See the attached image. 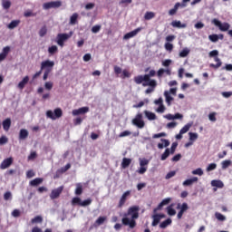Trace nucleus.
I'll return each instance as SVG.
<instances>
[{
  "label": "nucleus",
  "mask_w": 232,
  "mask_h": 232,
  "mask_svg": "<svg viewBox=\"0 0 232 232\" xmlns=\"http://www.w3.org/2000/svg\"><path fill=\"white\" fill-rule=\"evenodd\" d=\"M140 207L133 206L130 207L127 213L124 214V218H122V224L124 226H129L130 228L133 229L137 226L136 219L140 217Z\"/></svg>",
  "instance_id": "nucleus-1"
},
{
  "label": "nucleus",
  "mask_w": 232,
  "mask_h": 232,
  "mask_svg": "<svg viewBox=\"0 0 232 232\" xmlns=\"http://www.w3.org/2000/svg\"><path fill=\"white\" fill-rule=\"evenodd\" d=\"M157 74L154 69H151L149 74H140L139 76H135L134 82L137 84H142L144 87H157V80H152V77H155Z\"/></svg>",
  "instance_id": "nucleus-2"
},
{
  "label": "nucleus",
  "mask_w": 232,
  "mask_h": 232,
  "mask_svg": "<svg viewBox=\"0 0 232 232\" xmlns=\"http://www.w3.org/2000/svg\"><path fill=\"white\" fill-rule=\"evenodd\" d=\"M212 24L218 26V28H219V31L221 32H227L231 27L230 24H227V22L222 24V22H220V20H217V18H214L212 20Z\"/></svg>",
  "instance_id": "nucleus-3"
},
{
  "label": "nucleus",
  "mask_w": 232,
  "mask_h": 232,
  "mask_svg": "<svg viewBox=\"0 0 232 232\" xmlns=\"http://www.w3.org/2000/svg\"><path fill=\"white\" fill-rule=\"evenodd\" d=\"M72 35V33H70L69 34L67 33H60L57 34V44L59 46L63 47L64 42L69 40Z\"/></svg>",
  "instance_id": "nucleus-4"
},
{
  "label": "nucleus",
  "mask_w": 232,
  "mask_h": 232,
  "mask_svg": "<svg viewBox=\"0 0 232 232\" xmlns=\"http://www.w3.org/2000/svg\"><path fill=\"white\" fill-rule=\"evenodd\" d=\"M46 115L51 120L55 121L57 119H60L63 116V111L62 109H60V107H58L57 109L54 110V112H53L52 111H48L46 112Z\"/></svg>",
  "instance_id": "nucleus-5"
},
{
  "label": "nucleus",
  "mask_w": 232,
  "mask_h": 232,
  "mask_svg": "<svg viewBox=\"0 0 232 232\" xmlns=\"http://www.w3.org/2000/svg\"><path fill=\"white\" fill-rule=\"evenodd\" d=\"M63 5L62 1L61 0H56V1H51V2H46L44 4V9L45 10H49V9H52V8H59L61 7Z\"/></svg>",
  "instance_id": "nucleus-6"
},
{
  "label": "nucleus",
  "mask_w": 232,
  "mask_h": 232,
  "mask_svg": "<svg viewBox=\"0 0 232 232\" xmlns=\"http://www.w3.org/2000/svg\"><path fill=\"white\" fill-rule=\"evenodd\" d=\"M132 123L139 129H143L145 127V122L143 121V115L139 113L136 118L132 121Z\"/></svg>",
  "instance_id": "nucleus-7"
},
{
  "label": "nucleus",
  "mask_w": 232,
  "mask_h": 232,
  "mask_svg": "<svg viewBox=\"0 0 232 232\" xmlns=\"http://www.w3.org/2000/svg\"><path fill=\"white\" fill-rule=\"evenodd\" d=\"M143 27H138L137 29H134L133 31H130V33H127L124 34L123 39L124 40H129L133 37H135L140 32H141Z\"/></svg>",
  "instance_id": "nucleus-8"
},
{
  "label": "nucleus",
  "mask_w": 232,
  "mask_h": 232,
  "mask_svg": "<svg viewBox=\"0 0 232 232\" xmlns=\"http://www.w3.org/2000/svg\"><path fill=\"white\" fill-rule=\"evenodd\" d=\"M54 66V62H51V60H45L44 62H42L41 64V70H51L53 71V68Z\"/></svg>",
  "instance_id": "nucleus-9"
},
{
  "label": "nucleus",
  "mask_w": 232,
  "mask_h": 232,
  "mask_svg": "<svg viewBox=\"0 0 232 232\" xmlns=\"http://www.w3.org/2000/svg\"><path fill=\"white\" fill-rule=\"evenodd\" d=\"M14 163V159L13 158H8L5 159L0 165L1 169H8L12 164Z\"/></svg>",
  "instance_id": "nucleus-10"
},
{
  "label": "nucleus",
  "mask_w": 232,
  "mask_h": 232,
  "mask_svg": "<svg viewBox=\"0 0 232 232\" xmlns=\"http://www.w3.org/2000/svg\"><path fill=\"white\" fill-rule=\"evenodd\" d=\"M63 190V186L60 187V188H56V189H53V190L52 191L51 195H50V198H51L52 199H56V198H58L60 197V195L62 194Z\"/></svg>",
  "instance_id": "nucleus-11"
},
{
  "label": "nucleus",
  "mask_w": 232,
  "mask_h": 232,
  "mask_svg": "<svg viewBox=\"0 0 232 232\" xmlns=\"http://www.w3.org/2000/svg\"><path fill=\"white\" fill-rule=\"evenodd\" d=\"M130 193H131V191L128 190L122 195V197L119 202L118 208H121L125 205V203L128 199V197L130 196Z\"/></svg>",
  "instance_id": "nucleus-12"
},
{
  "label": "nucleus",
  "mask_w": 232,
  "mask_h": 232,
  "mask_svg": "<svg viewBox=\"0 0 232 232\" xmlns=\"http://www.w3.org/2000/svg\"><path fill=\"white\" fill-rule=\"evenodd\" d=\"M166 216L164 214H156L152 217L153 222L152 227H157L160 222L161 218H164Z\"/></svg>",
  "instance_id": "nucleus-13"
},
{
  "label": "nucleus",
  "mask_w": 232,
  "mask_h": 232,
  "mask_svg": "<svg viewBox=\"0 0 232 232\" xmlns=\"http://www.w3.org/2000/svg\"><path fill=\"white\" fill-rule=\"evenodd\" d=\"M89 111H90L89 107H81L79 110L72 111V115L78 116L81 114H85V113L89 112Z\"/></svg>",
  "instance_id": "nucleus-14"
},
{
  "label": "nucleus",
  "mask_w": 232,
  "mask_h": 232,
  "mask_svg": "<svg viewBox=\"0 0 232 232\" xmlns=\"http://www.w3.org/2000/svg\"><path fill=\"white\" fill-rule=\"evenodd\" d=\"M9 52H10L9 45H7L6 47H4L2 53H0V63L5 61V59L7 57Z\"/></svg>",
  "instance_id": "nucleus-15"
},
{
  "label": "nucleus",
  "mask_w": 232,
  "mask_h": 232,
  "mask_svg": "<svg viewBox=\"0 0 232 232\" xmlns=\"http://www.w3.org/2000/svg\"><path fill=\"white\" fill-rule=\"evenodd\" d=\"M198 181V178L194 177L192 179H188L183 181V186L184 187H189V186H192L194 183H196Z\"/></svg>",
  "instance_id": "nucleus-16"
},
{
  "label": "nucleus",
  "mask_w": 232,
  "mask_h": 232,
  "mask_svg": "<svg viewBox=\"0 0 232 232\" xmlns=\"http://www.w3.org/2000/svg\"><path fill=\"white\" fill-rule=\"evenodd\" d=\"M214 62L218 63H210V68H214L217 70L222 66V62L220 58H218V56H216V58H214Z\"/></svg>",
  "instance_id": "nucleus-17"
},
{
  "label": "nucleus",
  "mask_w": 232,
  "mask_h": 232,
  "mask_svg": "<svg viewBox=\"0 0 232 232\" xmlns=\"http://www.w3.org/2000/svg\"><path fill=\"white\" fill-rule=\"evenodd\" d=\"M181 6V4L179 2H177L176 5H174V8H171L169 10V15H175L179 10V8Z\"/></svg>",
  "instance_id": "nucleus-18"
},
{
  "label": "nucleus",
  "mask_w": 232,
  "mask_h": 232,
  "mask_svg": "<svg viewBox=\"0 0 232 232\" xmlns=\"http://www.w3.org/2000/svg\"><path fill=\"white\" fill-rule=\"evenodd\" d=\"M29 82V76H24L22 82L18 83V89L24 90L25 85Z\"/></svg>",
  "instance_id": "nucleus-19"
},
{
  "label": "nucleus",
  "mask_w": 232,
  "mask_h": 232,
  "mask_svg": "<svg viewBox=\"0 0 232 232\" xmlns=\"http://www.w3.org/2000/svg\"><path fill=\"white\" fill-rule=\"evenodd\" d=\"M43 182H44V179L37 178V179H34V180L30 181V186L37 187V186L41 185Z\"/></svg>",
  "instance_id": "nucleus-20"
},
{
  "label": "nucleus",
  "mask_w": 232,
  "mask_h": 232,
  "mask_svg": "<svg viewBox=\"0 0 232 232\" xmlns=\"http://www.w3.org/2000/svg\"><path fill=\"white\" fill-rule=\"evenodd\" d=\"M161 142H163V143H159L158 144V148L160 150H163L164 148H168L170 145V142L168 140L161 139Z\"/></svg>",
  "instance_id": "nucleus-21"
},
{
  "label": "nucleus",
  "mask_w": 232,
  "mask_h": 232,
  "mask_svg": "<svg viewBox=\"0 0 232 232\" xmlns=\"http://www.w3.org/2000/svg\"><path fill=\"white\" fill-rule=\"evenodd\" d=\"M170 24L174 28H186L187 27L186 24H181L180 21H177V20H174V22H172V24Z\"/></svg>",
  "instance_id": "nucleus-22"
},
{
  "label": "nucleus",
  "mask_w": 232,
  "mask_h": 232,
  "mask_svg": "<svg viewBox=\"0 0 232 232\" xmlns=\"http://www.w3.org/2000/svg\"><path fill=\"white\" fill-rule=\"evenodd\" d=\"M21 23V20H13L8 25V29L13 30L16 28Z\"/></svg>",
  "instance_id": "nucleus-23"
},
{
  "label": "nucleus",
  "mask_w": 232,
  "mask_h": 232,
  "mask_svg": "<svg viewBox=\"0 0 232 232\" xmlns=\"http://www.w3.org/2000/svg\"><path fill=\"white\" fill-rule=\"evenodd\" d=\"M12 121L11 120L8 118L5 121H3V128L5 131H8L10 127H11Z\"/></svg>",
  "instance_id": "nucleus-24"
},
{
  "label": "nucleus",
  "mask_w": 232,
  "mask_h": 232,
  "mask_svg": "<svg viewBox=\"0 0 232 232\" xmlns=\"http://www.w3.org/2000/svg\"><path fill=\"white\" fill-rule=\"evenodd\" d=\"M164 95H165V102H167V105L170 106L171 102L173 101L172 96H170L168 91H165Z\"/></svg>",
  "instance_id": "nucleus-25"
},
{
  "label": "nucleus",
  "mask_w": 232,
  "mask_h": 232,
  "mask_svg": "<svg viewBox=\"0 0 232 232\" xmlns=\"http://www.w3.org/2000/svg\"><path fill=\"white\" fill-rule=\"evenodd\" d=\"M144 113H145V115H146V117L148 118L149 121L157 120V116H156L155 113L148 111H145Z\"/></svg>",
  "instance_id": "nucleus-26"
},
{
  "label": "nucleus",
  "mask_w": 232,
  "mask_h": 232,
  "mask_svg": "<svg viewBox=\"0 0 232 232\" xmlns=\"http://www.w3.org/2000/svg\"><path fill=\"white\" fill-rule=\"evenodd\" d=\"M28 135H29L28 131L26 130L23 129L20 130L19 139L21 140H24L28 138Z\"/></svg>",
  "instance_id": "nucleus-27"
},
{
  "label": "nucleus",
  "mask_w": 232,
  "mask_h": 232,
  "mask_svg": "<svg viewBox=\"0 0 232 232\" xmlns=\"http://www.w3.org/2000/svg\"><path fill=\"white\" fill-rule=\"evenodd\" d=\"M78 17H79L78 13H73L70 18V24L72 25L76 24Z\"/></svg>",
  "instance_id": "nucleus-28"
},
{
  "label": "nucleus",
  "mask_w": 232,
  "mask_h": 232,
  "mask_svg": "<svg viewBox=\"0 0 232 232\" xmlns=\"http://www.w3.org/2000/svg\"><path fill=\"white\" fill-rule=\"evenodd\" d=\"M210 184L212 185V187H216L219 188H224V183L220 180H212Z\"/></svg>",
  "instance_id": "nucleus-29"
},
{
  "label": "nucleus",
  "mask_w": 232,
  "mask_h": 232,
  "mask_svg": "<svg viewBox=\"0 0 232 232\" xmlns=\"http://www.w3.org/2000/svg\"><path fill=\"white\" fill-rule=\"evenodd\" d=\"M155 17V13L151 11L146 12L144 18L146 21H150Z\"/></svg>",
  "instance_id": "nucleus-30"
},
{
  "label": "nucleus",
  "mask_w": 232,
  "mask_h": 232,
  "mask_svg": "<svg viewBox=\"0 0 232 232\" xmlns=\"http://www.w3.org/2000/svg\"><path fill=\"white\" fill-rule=\"evenodd\" d=\"M178 209H179L180 211H183V213H185L186 211L188 210V205L187 203H183V204H178Z\"/></svg>",
  "instance_id": "nucleus-31"
},
{
  "label": "nucleus",
  "mask_w": 232,
  "mask_h": 232,
  "mask_svg": "<svg viewBox=\"0 0 232 232\" xmlns=\"http://www.w3.org/2000/svg\"><path fill=\"white\" fill-rule=\"evenodd\" d=\"M131 164V160L124 158L121 163V167L123 169H127Z\"/></svg>",
  "instance_id": "nucleus-32"
},
{
  "label": "nucleus",
  "mask_w": 232,
  "mask_h": 232,
  "mask_svg": "<svg viewBox=\"0 0 232 232\" xmlns=\"http://www.w3.org/2000/svg\"><path fill=\"white\" fill-rule=\"evenodd\" d=\"M48 53H50V55H54L55 53H58L57 45H52L51 47H49Z\"/></svg>",
  "instance_id": "nucleus-33"
},
{
  "label": "nucleus",
  "mask_w": 232,
  "mask_h": 232,
  "mask_svg": "<svg viewBox=\"0 0 232 232\" xmlns=\"http://www.w3.org/2000/svg\"><path fill=\"white\" fill-rule=\"evenodd\" d=\"M167 214L169 216H175L177 214V211L173 208V205L167 207Z\"/></svg>",
  "instance_id": "nucleus-34"
},
{
  "label": "nucleus",
  "mask_w": 232,
  "mask_h": 232,
  "mask_svg": "<svg viewBox=\"0 0 232 232\" xmlns=\"http://www.w3.org/2000/svg\"><path fill=\"white\" fill-rule=\"evenodd\" d=\"M172 223V220L170 218H167V220L161 222L160 225V228H166L168 226H169Z\"/></svg>",
  "instance_id": "nucleus-35"
},
{
  "label": "nucleus",
  "mask_w": 232,
  "mask_h": 232,
  "mask_svg": "<svg viewBox=\"0 0 232 232\" xmlns=\"http://www.w3.org/2000/svg\"><path fill=\"white\" fill-rule=\"evenodd\" d=\"M82 191H83L82 185L81 183H78L76 185L75 194L80 196L82 194Z\"/></svg>",
  "instance_id": "nucleus-36"
},
{
  "label": "nucleus",
  "mask_w": 232,
  "mask_h": 232,
  "mask_svg": "<svg viewBox=\"0 0 232 232\" xmlns=\"http://www.w3.org/2000/svg\"><path fill=\"white\" fill-rule=\"evenodd\" d=\"M231 165H232V161L231 160H225V161L221 162V169H227Z\"/></svg>",
  "instance_id": "nucleus-37"
},
{
  "label": "nucleus",
  "mask_w": 232,
  "mask_h": 232,
  "mask_svg": "<svg viewBox=\"0 0 232 232\" xmlns=\"http://www.w3.org/2000/svg\"><path fill=\"white\" fill-rule=\"evenodd\" d=\"M189 53H190L189 49H188L187 47H185V49H183V51H181V52L179 53V57L185 58V57H187V56L189 54Z\"/></svg>",
  "instance_id": "nucleus-38"
},
{
  "label": "nucleus",
  "mask_w": 232,
  "mask_h": 232,
  "mask_svg": "<svg viewBox=\"0 0 232 232\" xmlns=\"http://www.w3.org/2000/svg\"><path fill=\"white\" fill-rule=\"evenodd\" d=\"M170 153L171 152H170L169 149L165 150V152H163L161 154V160H166L169 158Z\"/></svg>",
  "instance_id": "nucleus-39"
},
{
  "label": "nucleus",
  "mask_w": 232,
  "mask_h": 232,
  "mask_svg": "<svg viewBox=\"0 0 232 232\" xmlns=\"http://www.w3.org/2000/svg\"><path fill=\"white\" fill-rule=\"evenodd\" d=\"M208 40L212 43H218V34H208Z\"/></svg>",
  "instance_id": "nucleus-40"
},
{
  "label": "nucleus",
  "mask_w": 232,
  "mask_h": 232,
  "mask_svg": "<svg viewBox=\"0 0 232 232\" xmlns=\"http://www.w3.org/2000/svg\"><path fill=\"white\" fill-rule=\"evenodd\" d=\"M32 224H41L43 222V218L41 216H37L32 219Z\"/></svg>",
  "instance_id": "nucleus-41"
},
{
  "label": "nucleus",
  "mask_w": 232,
  "mask_h": 232,
  "mask_svg": "<svg viewBox=\"0 0 232 232\" xmlns=\"http://www.w3.org/2000/svg\"><path fill=\"white\" fill-rule=\"evenodd\" d=\"M190 128L191 124H187L183 128H181V130H179V132H181V134H185L189 130Z\"/></svg>",
  "instance_id": "nucleus-42"
},
{
  "label": "nucleus",
  "mask_w": 232,
  "mask_h": 232,
  "mask_svg": "<svg viewBox=\"0 0 232 232\" xmlns=\"http://www.w3.org/2000/svg\"><path fill=\"white\" fill-rule=\"evenodd\" d=\"M72 206H75V205L82 206V200H81V198H72Z\"/></svg>",
  "instance_id": "nucleus-43"
},
{
  "label": "nucleus",
  "mask_w": 232,
  "mask_h": 232,
  "mask_svg": "<svg viewBox=\"0 0 232 232\" xmlns=\"http://www.w3.org/2000/svg\"><path fill=\"white\" fill-rule=\"evenodd\" d=\"M47 34V27L46 25H44V27H42V29L39 31V35L41 37H44V35H46Z\"/></svg>",
  "instance_id": "nucleus-44"
},
{
  "label": "nucleus",
  "mask_w": 232,
  "mask_h": 232,
  "mask_svg": "<svg viewBox=\"0 0 232 232\" xmlns=\"http://www.w3.org/2000/svg\"><path fill=\"white\" fill-rule=\"evenodd\" d=\"M3 7L4 9H9L11 7V1L10 0H4L3 1Z\"/></svg>",
  "instance_id": "nucleus-45"
},
{
  "label": "nucleus",
  "mask_w": 232,
  "mask_h": 232,
  "mask_svg": "<svg viewBox=\"0 0 232 232\" xmlns=\"http://www.w3.org/2000/svg\"><path fill=\"white\" fill-rule=\"evenodd\" d=\"M216 218L219 221H225L226 220V217L224 215H222L221 213L216 212Z\"/></svg>",
  "instance_id": "nucleus-46"
},
{
  "label": "nucleus",
  "mask_w": 232,
  "mask_h": 232,
  "mask_svg": "<svg viewBox=\"0 0 232 232\" xmlns=\"http://www.w3.org/2000/svg\"><path fill=\"white\" fill-rule=\"evenodd\" d=\"M24 17H31V16H35L36 14L34 13L32 10H26L24 14Z\"/></svg>",
  "instance_id": "nucleus-47"
},
{
  "label": "nucleus",
  "mask_w": 232,
  "mask_h": 232,
  "mask_svg": "<svg viewBox=\"0 0 232 232\" xmlns=\"http://www.w3.org/2000/svg\"><path fill=\"white\" fill-rule=\"evenodd\" d=\"M92 200L91 198H88V199L81 202V207L90 206L92 204Z\"/></svg>",
  "instance_id": "nucleus-48"
},
{
  "label": "nucleus",
  "mask_w": 232,
  "mask_h": 232,
  "mask_svg": "<svg viewBox=\"0 0 232 232\" xmlns=\"http://www.w3.org/2000/svg\"><path fill=\"white\" fill-rule=\"evenodd\" d=\"M218 51H217V50H214V51H210L209 53H208V57H210V58H216V57H218Z\"/></svg>",
  "instance_id": "nucleus-49"
},
{
  "label": "nucleus",
  "mask_w": 232,
  "mask_h": 232,
  "mask_svg": "<svg viewBox=\"0 0 232 232\" xmlns=\"http://www.w3.org/2000/svg\"><path fill=\"white\" fill-rule=\"evenodd\" d=\"M217 169V164L216 163H212L210 165H208V167H207V171L210 172L212 170H215Z\"/></svg>",
  "instance_id": "nucleus-50"
},
{
  "label": "nucleus",
  "mask_w": 232,
  "mask_h": 232,
  "mask_svg": "<svg viewBox=\"0 0 232 232\" xmlns=\"http://www.w3.org/2000/svg\"><path fill=\"white\" fill-rule=\"evenodd\" d=\"M188 137H189L190 140L195 141L196 140H198V135L197 133L190 132V133H188Z\"/></svg>",
  "instance_id": "nucleus-51"
},
{
  "label": "nucleus",
  "mask_w": 232,
  "mask_h": 232,
  "mask_svg": "<svg viewBox=\"0 0 232 232\" xmlns=\"http://www.w3.org/2000/svg\"><path fill=\"white\" fill-rule=\"evenodd\" d=\"M165 50H167L169 52H172V50H173V44H169V42H167V44H165Z\"/></svg>",
  "instance_id": "nucleus-52"
},
{
  "label": "nucleus",
  "mask_w": 232,
  "mask_h": 232,
  "mask_svg": "<svg viewBox=\"0 0 232 232\" xmlns=\"http://www.w3.org/2000/svg\"><path fill=\"white\" fill-rule=\"evenodd\" d=\"M217 113L213 112L208 114V120H210V121L215 122L217 121V118H216Z\"/></svg>",
  "instance_id": "nucleus-53"
},
{
  "label": "nucleus",
  "mask_w": 232,
  "mask_h": 232,
  "mask_svg": "<svg viewBox=\"0 0 232 232\" xmlns=\"http://www.w3.org/2000/svg\"><path fill=\"white\" fill-rule=\"evenodd\" d=\"M175 39H176L175 34H169V36H167V37L165 38V41H167V42H169V43H171V42H173Z\"/></svg>",
  "instance_id": "nucleus-54"
},
{
  "label": "nucleus",
  "mask_w": 232,
  "mask_h": 232,
  "mask_svg": "<svg viewBox=\"0 0 232 232\" xmlns=\"http://www.w3.org/2000/svg\"><path fill=\"white\" fill-rule=\"evenodd\" d=\"M4 199L6 200V201L12 199V193L9 192V191H7L6 193H5V195H4Z\"/></svg>",
  "instance_id": "nucleus-55"
},
{
  "label": "nucleus",
  "mask_w": 232,
  "mask_h": 232,
  "mask_svg": "<svg viewBox=\"0 0 232 232\" xmlns=\"http://www.w3.org/2000/svg\"><path fill=\"white\" fill-rule=\"evenodd\" d=\"M193 175L202 176L204 174L203 170L201 169H198L194 171H192Z\"/></svg>",
  "instance_id": "nucleus-56"
},
{
  "label": "nucleus",
  "mask_w": 232,
  "mask_h": 232,
  "mask_svg": "<svg viewBox=\"0 0 232 232\" xmlns=\"http://www.w3.org/2000/svg\"><path fill=\"white\" fill-rule=\"evenodd\" d=\"M101 28H102L101 25H93V26H92V32L93 34H97V33L100 32Z\"/></svg>",
  "instance_id": "nucleus-57"
},
{
  "label": "nucleus",
  "mask_w": 232,
  "mask_h": 232,
  "mask_svg": "<svg viewBox=\"0 0 232 232\" xmlns=\"http://www.w3.org/2000/svg\"><path fill=\"white\" fill-rule=\"evenodd\" d=\"M149 163H150V161L148 160L144 159V160H140V167L146 168L145 166H148Z\"/></svg>",
  "instance_id": "nucleus-58"
},
{
  "label": "nucleus",
  "mask_w": 232,
  "mask_h": 232,
  "mask_svg": "<svg viewBox=\"0 0 232 232\" xmlns=\"http://www.w3.org/2000/svg\"><path fill=\"white\" fill-rule=\"evenodd\" d=\"M130 135H131V132L129 131V130H125V131L121 132V133L119 135V137H120V138H124V137H127V136H130Z\"/></svg>",
  "instance_id": "nucleus-59"
},
{
  "label": "nucleus",
  "mask_w": 232,
  "mask_h": 232,
  "mask_svg": "<svg viewBox=\"0 0 232 232\" xmlns=\"http://www.w3.org/2000/svg\"><path fill=\"white\" fill-rule=\"evenodd\" d=\"M167 134L165 132H161V133H159V134H154L153 135V139H160V138H163V137H166Z\"/></svg>",
  "instance_id": "nucleus-60"
},
{
  "label": "nucleus",
  "mask_w": 232,
  "mask_h": 232,
  "mask_svg": "<svg viewBox=\"0 0 232 232\" xmlns=\"http://www.w3.org/2000/svg\"><path fill=\"white\" fill-rule=\"evenodd\" d=\"M105 220H106V218H104V217H100V218L96 220V223H97L98 225H102V224L105 222Z\"/></svg>",
  "instance_id": "nucleus-61"
},
{
  "label": "nucleus",
  "mask_w": 232,
  "mask_h": 232,
  "mask_svg": "<svg viewBox=\"0 0 232 232\" xmlns=\"http://www.w3.org/2000/svg\"><path fill=\"white\" fill-rule=\"evenodd\" d=\"M175 175H176V171H170L167 174V176H165V179H169L173 178Z\"/></svg>",
  "instance_id": "nucleus-62"
},
{
  "label": "nucleus",
  "mask_w": 232,
  "mask_h": 232,
  "mask_svg": "<svg viewBox=\"0 0 232 232\" xmlns=\"http://www.w3.org/2000/svg\"><path fill=\"white\" fill-rule=\"evenodd\" d=\"M170 202H171L170 198H167L161 200V204H162L163 207L166 206V205H169Z\"/></svg>",
  "instance_id": "nucleus-63"
},
{
  "label": "nucleus",
  "mask_w": 232,
  "mask_h": 232,
  "mask_svg": "<svg viewBox=\"0 0 232 232\" xmlns=\"http://www.w3.org/2000/svg\"><path fill=\"white\" fill-rule=\"evenodd\" d=\"M147 170H148L147 167H140V169L137 170V172L140 175H143Z\"/></svg>",
  "instance_id": "nucleus-64"
}]
</instances>
